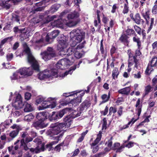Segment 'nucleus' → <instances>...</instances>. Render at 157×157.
I'll return each instance as SVG.
<instances>
[{
    "instance_id": "obj_28",
    "label": "nucleus",
    "mask_w": 157,
    "mask_h": 157,
    "mask_svg": "<svg viewBox=\"0 0 157 157\" xmlns=\"http://www.w3.org/2000/svg\"><path fill=\"white\" fill-rule=\"evenodd\" d=\"M79 16V13L75 11L69 14L67 16V18L68 19H76Z\"/></svg>"
},
{
    "instance_id": "obj_37",
    "label": "nucleus",
    "mask_w": 157,
    "mask_h": 157,
    "mask_svg": "<svg viewBox=\"0 0 157 157\" xmlns=\"http://www.w3.org/2000/svg\"><path fill=\"white\" fill-rule=\"evenodd\" d=\"M111 95L110 91L108 92V95L106 94H104L101 96V98L104 102L108 101L110 98Z\"/></svg>"
},
{
    "instance_id": "obj_44",
    "label": "nucleus",
    "mask_w": 157,
    "mask_h": 157,
    "mask_svg": "<svg viewBox=\"0 0 157 157\" xmlns=\"http://www.w3.org/2000/svg\"><path fill=\"white\" fill-rule=\"evenodd\" d=\"M137 120V119H136L134 120V118H132V121H131L129 122L126 125H125L123 126V127L121 128L120 129V130H123V129H125L126 128H128V125L130 124L132 122V123L133 124L134 122H135Z\"/></svg>"
},
{
    "instance_id": "obj_13",
    "label": "nucleus",
    "mask_w": 157,
    "mask_h": 157,
    "mask_svg": "<svg viewBox=\"0 0 157 157\" xmlns=\"http://www.w3.org/2000/svg\"><path fill=\"white\" fill-rule=\"evenodd\" d=\"M128 53L129 58L128 61V67H131L135 63V67L137 68L138 61L136 59V56H133L130 52H128Z\"/></svg>"
},
{
    "instance_id": "obj_15",
    "label": "nucleus",
    "mask_w": 157,
    "mask_h": 157,
    "mask_svg": "<svg viewBox=\"0 0 157 157\" xmlns=\"http://www.w3.org/2000/svg\"><path fill=\"white\" fill-rule=\"evenodd\" d=\"M75 49V48L71 47L67 49H65L61 51L60 53H59V54L62 56H65V57L70 56L74 53Z\"/></svg>"
},
{
    "instance_id": "obj_18",
    "label": "nucleus",
    "mask_w": 157,
    "mask_h": 157,
    "mask_svg": "<svg viewBox=\"0 0 157 157\" xmlns=\"http://www.w3.org/2000/svg\"><path fill=\"white\" fill-rule=\"evenodd\" d=\"M47 115L46 113L45 112H42L38 113L36 115V118L38 121L41 122H47L46 121L47 119Z\"/></svg>"
},
{
    "instance_id": "obj_63",
    "label": "nucleus",
    "mask_w": 157,
    "mask_h": 157,
    "mask_svg": "<svg viewBox=\"0 0 157 157\" xmlns=\"http://www.w3.org/2000/svg\"><path fill=\"white\" fill-rule=\"evenodd\" d=\"M126 32L127 34L128 35L131 34H134L135 35L136 34L134 31L132 29H128L127 30Z\"/></svg>"
},
{
    "instance_id": "obj_58",
    "label": "nucleus",
    "mask_w": 157,
    "mask_h": 157,
    "mask_svg": "<svg viewBox=\"0 0 157 157\" xmlns=\"http://www.w3.org/2000/svg\"><path fill=\"white\" fill-rule=\"evenodd\" d=\"M85 41H84L82 43L79 44L77 46V47L76 48V49H80L84 48L85 46Z\"/></svg>"
},
{
    "instance_id": "obj_47",
    "label": "nucleus",
    "mask_w": 157,
    "mask_h": 157,
    "mask_svg": "<svg viewBox=\"0 0 157 157\" xmlns=\"http://www.w3.org/2000/svg\"><path fill=\"white\" fill-rule=\"evenodd\" d=\"M9 153L11 155H15L16 153V151L13 148V146L9 147H8Z\"/></svg>"
},
{
    "instance_id": "obj_11",
    "label": "nucleus",
    "mask_w": 157,
    "mask_h": 157,
    "mask_svg": "<svg viewBox=\"0 0 157 157\" xmlns=\"http://www.w3.org/2000/svg\"><path fill=\"white\" fill-rule=\"evenodd\" d=\"M68 110V109L66 108L58 112H53L49 117V119L51 121H52L60 119L62 117Z\"/></svg>"
},
{
    "instance_id": "obj_2",
    "label": "nucleus",
    "mask_w": 157,
    "mask_h": 157,
    "mask_svg": "<svg viewBox=\"0 0 157 157\" xmlns=\"http://www.w3.org/2000/svg\"><path fill=\"white\" fill-rule=\"evenodd\" d=\"M24 47V53H25L27 55L28 62L31 64L33 68L37 71H39V66L37 61L32 55L29 47L27 46L26 44H23Z\"/></svg>"
},
{
    "instance_id": "obj_51",
    "label": "nucleus",
    "mask_w": 157,
    "mask_h": 157,
    "mask_svg": "<svg viewBox=\"0 0 157 157\" xmlns=\"http://www.w3.org/2000/svg\"><path fill=\"white\" fill-rule=\"evenodd\" d=\"M152 87L150 85H148L145 87L144 95L147 94L151 91Z\"/></svg>"
},
{
    "instance_id": "obj_39",
    "label": "nucleus",
    "mask_w": 157,
    "mask_h": 157,
    "mask_svg": "<svg viewBox=\"0 0 157 157\" xmlns=\"http://www.w3.org/2000/svg\"><path fill=\"white\" fill-rule=\"evenodd\" d=\"M13 105L17 108H21L23 106L22 100L15 101Z\"/></svg>"
},
{
    "instance_id": "obj_50",
    "label": "nucleus",
    "mask_w": 157,
    "mask_h": 157,
    "mask_svg": "<svg viewBox=\"0 0 157 157\" xmlns=\"http://www.w3.org/2000/svg\"><path fill=\"white\" fill-rule=\"evenodd\" d=\"M13 37H8L6 38H4L3 40H2L1 42V46H2H2L3 45L6 43L8 40H12Z\"/></svg>"
},
{
    "instance_id": "obj_57",
    "label": "nucleus",
    "mask_w": 157,
    "mask_h": 157,
    "mask_svg": "<svg viewBox=\"0 0 157 157\" xmlns=\"http://www.w3.org/2000/svg\"><path fill=\"white\" fill-rule=\"evenodd\" d=\"M112 137H111L110 138V139L107 142H106L105 143V144H107V146L110 148V149H111L110 148H111L112 145Z\"/></svg>"
},
{
    "instance_id": "obj_6",
    "label": "nucleus",
    "mask_w": 157,
    "mask_h": 157,
    "mask_svg": "<svg viewBox=\"0 0 157 157\" xmlns=\"http://www.w3.org/2000/svg\"><path fill=\"white\" fill-rule=\"evenodd\" d=\"M55 98H49L46 100H44L42 102L41 106H40L39 107V110H42L47 108L53 109L55 108L56 106V102L53 101L50 104L49 102L54 100Z\"/></svg>"
},
{
    "instance_id": "obj_1",
    "label": "nucleus",
    "mask_w": 157,
    "mask_h": 157,
    "mask_svg": "<svg viewBox=\"0 0 157 157\" xmlns=\"http://www.w3.org/2000/svg\"><path fill=\"white\" fill-rule=\"evenodd\" d=\"M63 121L65 122L63 123H59L57 122L51 125V128L48 130L47 132L48 135L52 136L53 135H56L59 134L57 136L54 137V139L59 141L62 137L65 127L67 126L69 127L71 124V120L70 118V116H67L63 119Z\"/></svg>"
},
{
    "instance_id": "obj_31",
    "label": "nucleus",
    "mask_w": 157,
    "mask_h": 157,
    "mask_svg": "<svg viewBox=\"0 0 157 157\" xmlns=\"http://www.w3.org/2000/svg\"><path fill=\"white\" fill-rule=\"evenodd\" d=\"M65 22L62 19H60L55 21L54 23H52V25L57 27L60 26V25L64 24Z\"/></svg>"
},
{
    "instance_id": "obj_27",
    "label": "nucleus",
    "mask_w": 157,
    "mask_h": 157,
    "mask_svg": "<svg viewBox=\"0 0 157 157\" xmlns=\"http://www.w3.org/2000/svg\"><path fill=\"white\" fill-rule=\"evenodd\" d=\"M60 6L59 4H55L51 7L49 11H46V13L48 14L49 12L53 13L57 11Z\"/></svg>"
},
{
    "instance_id": "obj_49",
    "label": "nucleus",
    "mask_w": 157,
    "mask_h": 157,
    "mask_svg": "<svg viewBox=\"0 0 157 157\" xmlns=\"http://www.w3.org/2000/svg\"><path fill=\"white\" fill-rule=\"evenodd\" d=\"M64 144L63 142L58 144L54 148V150L57 152H59L60 150L61 147H62Z\"/></svg>"
},
{
    "instance_id": "obj_36",
    "label": "nucleus",
    "mask_w": 157,
    "mask_h": 157,
    "mask_svg": "<svg viewBox=\"0 0 157 157\" xmlns=\"http://www.w3.org/2000/svg\"><path fill=\"white\" fill-rule=\"evenodd\" d=\"M133 40L134 42L137 43L138 48H139L141 47V43L140 38L137 36L136 34L135 36L133 38Z\"/></svg>"
},
{
    "instance_id": "obj_26",
    "label": "nucleus",
    "mask_w": 157,
    "mask_h": 157,
    "mask_svg": "<svg viewBox=\"0 0 157 157\" xmlns=\"http://www.w3.org/2000/svg\"><path fill=\"white\" fill-rule=\"evenodd\" d=\"M24 111L25 112H30L33 110V108L32 105L27 102L24 103Z\"/></svg>"
},
{
    "instance_id": "obj_60",
    "label": "nucleus",
    "mask_w": 157,
    "mask_h": 157,
    "mask_svg": "<svg viewBox=\"0 0 157 157\" xmlns=\"http://www.w3.org/2000/svg\"><path fill=\"white\" fill-rule=\"evenodd\" d=\"M103 123L102 125V129L103 130L104 129L105 130L106 129V125H107V120H106V118H104L103 119Z\"/></svg>"
},
{
    "instance_id": "obj_59",
    "label": "nucleus",
    "mask_w": 157,
    "mask_h": 157,
    "mask_svg": "<svg viewBox=\"0 0 157 157\" xmlns=\"http://www.w3.org/2000/svg\"><path fill=\"white\" fill-rule=\"evenodd\" d=\"M13 57V54L12 53H8L6 55V59L8 61H11Z\"/></svg>"
},
{
    "instance_id": "obj_29",
    "label": "nucleus",
    "mask_w": 157,
    "mask_h": 157,
    "mask_svg": "<svg viewBox=\"0 0 157 157\" xmlns=\"http://www.w3.org/2000/svg\"><path fill=\"white\" fill-rule=\"evenodd\" d=\"M127 36L123 34L119 38V40L124 43V45H128L129 42Z\"/></svg>"
},
{
    "instance_id": "obj_34",
    "label": "nucleus",
    "mask_w": 157,
    "mask_h": 157,
    "mask_svg": "<svg viewBox=\"0 0 157 157\" xmlns=\"http://www.w3.org/2000/svg\"><path fill=\"white\" fill-rule=\"evenodd\" d=\"M154 24V18H151L149 20V24L150 25L147 30V33H148L152 29Z\"/></svg>"
},
{
    "instance_id": "obj_20",
    "label": "nucleus",
    "mask_w": 157,
    "mask_h": 157,
    "mask_svg": "<svg viewBox=\"0 0 157 157\" xmlns=\"http://www.w3.org/2000/svg\"><path fill=\"white\" fill-rule=\"evenodd\" d=\"M21 0H8L5 2L4 0H2L0 1V6H4L7 7V9H9L11 5H6V3H7L9 2H10L11 3H13L14 4H15L17 2H20Z\"/></svg>"
},
{
    "instance_id": "obj_14",
    "label": "nucleus",
    "mask_w": 157,
    "mask_h": 157,
    "mask_svg": "<svg viewBox=\"0 0 157 157\" xmlns=\"http://www.w3.org/2000/svg\"><path fill=\"white\" fill-rule=\"evenodd\" d=\"M101 132L100 131L99 134L97 135L96 139L91 144V148L92 149V151L94 153L96 152L98 150V147L96 145V144L101 140Z\"/></svg>"
},
{
    "instance_id": "obj_48",
    "label": "nucleus",
    "mask_w": 157,
    "mask_h": 157,
    "mask_svg": "<svg viewBox=\"0 0 157 157\" xmlns=\"http://www.w3.org/2000/svg\"><path fill=\"white\" fill-rule=\"evenodd\" d=\"M150 116H148L144 119V120L140 123L139 125H138L137 126L136 129L137 130L138 129V128L140 127L141 126H142L143 125V123L144 122H148L150 121L149 119V118L150 117Z\"/></svg>"
},
{
    "instance_id": "obj_4",
    "label": "nucleus",
    "mask_w": 157,
    "mask_h": 157,
    "mask_svg": "<svg viewBox=\"0 0 157 157\" xmlns=\"http://www.w3.org/2000/svg\"><path fill=\"white\" fill-rule=\"evenodd\" d=\"M57 73L58 71L56 69L46 70L39 73L38 78L41 80L46 78L52 79L53 77H57Z\"/></svg>"
},
{
    "instance_id": "obj_33",
    "label": "nucleus",
    "mask_w": 157,
    "mask_h": 157,
    "mask_svg": "<svg viewBox=\"0 0 157 157\" xmlns=\"http://www.w3.org/2000/svg\"><path fill=\"white\" fill-rule=\"evenodd\" d=\"M58 140H56L52 141L49 144L46 145V148L48 151H50L53 149L52 146L57 144L58 142Z\"/></svg>"
},
{
    "instance_id": "obj_30",
    "label": "nucleus",
    "mask_w": 157,
    "mask_h": 157,
    "mask_svg": "<svg viewBox=\"0 0 157 157\" xmlns=\"http://www.w3.org/2000/svg\"><path fill=\"white\" fill-rule=\"evenodd\" d=\"M130 90V87H128L119 90L118 92L121 94L127 95L129 93Z\"/></svg>"
},
{
    "instance_id": "obj_35",
    "label": "nucleus",
    "mask_w": 157,
    "mask_h": 157,
    "mask_svg": "<svg viewBox=\"0 0 157 157\" xmlns=\"http://www.w3.org/2000/svg\"><path fill=\"white\" fill-rule=\"evenodd\" d=\"M141 19L140 15L138 13L136 14L135 17H132V19L135 21V23L138 25L140 24V19Z\"/></svg>"
},
{
    "instance_id": "obj_10",
    "label": "nucleus",
    "mask_w": 157,
    "mask_h": 157,
    "mask_svg": "<svg viewBox=\"0 0 157 157\" xmlns=\"http://www.w3.org/2000/svg\"><path fill=\"white\" fill-rule=\"evenodd\" d=\"M33 141L36 143L37 146L35 148H29L30 151L32 152L37 153L41 151H44V145L42 144L41 140L38 138H36Z\"/></svg>"
},
{
    "instance_id": "obj_56",
    "label": "nucleus",
    "mask_w": 157,
    "mask_h": 157,
    "mask_svg": "<svg viewBox=\"0 0 157 157\" xmlns=\"http://www.w3.org/2000/svg\"><path fill=\"white\" fill-rule=\"evenodd\" d=\"M134 29L136 31L137 33L140 35H141V29L139 27V26H137L136 25H135L134 26Z\"/></svg>"
},
{
    "instance_id": "obj_23",
    "label": "nucleus",
    "mask_w": 157,
    "mask_h": 157,
    "mask_svg": "<svg viewBox=\"0 0 157 157\" xmlns=\"http://www.w3.org/2000/svg\"><path fill=\"white\" fill-rule=\"evenodd\" d=\"M19 149L21 150H24L25 151H27L29 149L27 146V143L25 142L24 139H21L20 140Z\"/></svg>"
},
{
    "instance_id": "obj_21",
    "label": "nucleus",
    "mask_w": 157,
    "mask_h": 157,
    "mask_svg": "<svg viewBox=\"0 0 157 157\" xmlns=\"http://www.w3.org/2000/svg\"><path fill=\"white\" fill-rule=\"evenodd\" d=\"M44 40L41 36H39L36 38V37H34L33 39V41L35 44L39 47H41L43 45Z\"/></svg>"
},
{
    "instance_id": "obj_42",
    "label": "nucleus",
    "mask_w": 157,
    "mask_h": 157,
    "mask_svg": "<svg viewBox=\"0 0 157 157\" xmlns=\"http://www.w3.org/2000/svg\"><path fill=\"white\" fill-rule=\"evenodd\" d=\"M14 31L15 33L18 32L21 33H26V32L25 30V28L19 29L17 27H15L14 28Z\"/></svg>"
},
{
    "instance_id": "obj_54",
    "label": "nucleus",
    "mask_w": 157,
    "mask_h": 157,
    "mask_svg": "<svg viewBox=\"0 0 157 157\" xmlns=\"http://www.w3.org/2000/svg\"><path fill=\"white\" fill-rule=\"evenodd\" d=\"M117 111V108L114 107H111L109 109V114L110 115H111L112 113H115Z\"/></svg>"
},
{
    "instance_id": "obj_41",
    "label": "nucleus",
    "mask_w": 157,
    "mask_h": 157,
    "mask_svg": "<svg viewBox=\"0 0 157 157\" xmlns=\"http://www.w3.org/2000/svg\"><path fill=\"white\" fill-rule=\"evenodd\" d=\"M34 117V116L33 114L30 113L29 115H27L24 117V120L25 121L29 122L33 120Z\"/></svg>"
},
{
    "instance_id": "obj_22",
    "label": "nucleus",
    "mask_w": 157,
    "mask_h": 157,
    "mask_svg": "<svg viewBox=\"0 0 157 157\" xmlns=\"http://www.w3.org/2000/svg\"><path fill=\"white\" fill-rule=\"evenodd\" d=\"M22 76H21L19 70H17L15 72L13 73L12 75L10 77L11 81L17 80L21 78H22Z\"/></svg>"
},
{
    "instance_id": "obj_45",
    "label": "nucleus",
    "mask_w": 157,
    "mask_h": 157,
    "mask_svg": "<svg viewBox=\"0 0 157 157\" xmlns=\"http://www.w3.org/2000/svg\"><path fill=\"white\" fill-rule=\"evenodd\" d=\"M19 132L18 130L13 131L10 133L9 136L12 138H13L17 135Z\"/></svg>"
},
{
    "instance_id": "obj_9",
    "label": "nucleus",
    "mask_w": 157,
    "mask_h": 157,
    "mask_svg": "<svg viewBox=\"0 0 157 157\" xmlns=\"http://www.w3.org/2000/svg\"><path fill=\"white\" fill-rule=\"evenodd\" d=\"M72 62L68 59H63L59 61L56 64V67L58 69H66L71 64Z\"/></svg>"
},
{
    "instance_id": "obj_55",
    "label": "nucleus",
    "mask_w": 157,
    "mask_h": 157,
    "mask_svg": "<svg viewBox=\"0 0 157 157\" xmlns=\"http://www.w3.org/2000/svg\"><path fill=\"white\" fill-rule=\"evenodd\" d=\"M56 16L55 15L52 16L51 17H50L49 16H48L47 17V18L46 21L44 23H48L51 21L53 20L55 18H56Z\"/></svg>"
},
{
    "instance_id": "obj_5",
    "label": "nucleus",
    "mask_w": 157,
    "mask_h": 157,
    "mask_svg": "<svg viewBox=\"0 0 157 157\" xmlns=\"http://www.w3.org/2000/svg\"><path fill=\"white\" fill-rule=\"evenodd\" d=\"M41 57L44 61H48L56 56V53L53 49L48 47L46 51L40 54Z\"/></svg>"
},
{
    "instance_id": "obj_43",
    "label": "nucleus",
    "mask_w": 157,
    "mask_h": 157,
    "mask_svg": "<svg viewBox=\"0 0 157 157\" xmlns=\"http://www.w3.org/2000/svg\"><path fill=\"white\" fill-rule=\"evenodd\" d=\"M22 152L21 151H20L18 152V157H31V155L28 152H26L24 153L22 155Z\"/></svg>"
},
{
    "instance_id": "obj_17",
    "label": "nucleus",
    "mask_w": 157,
    "mask_h": 157,
    "mask_svg": "<svg viewBox=\"0 0 157 157\" xmlns=\"http://www.w3.org/2000/svg\"><path fill=\"white\" fill-rule=\"evenodd\" d=\"M142 104L140 101V99L138 98L136 102L135 107L136 112L138 116V118L136 119L137 120L139 119V116H140L141 111L142 108Z\"/></svg>"
},
{
    "instance_id": "obj_3",
    "label": "nucleus",
    "mask_w": 157,
    "mask_h": 157,
    "mask_svg": "<svg viewBox=\"0 0 157 157\" xmlns=\"http://www.w3.org/2000/svg\"><path fill=\"white\" fill-rule=\"evenodd\" d=\"M71 40L74 42V45L80 42L85 37V32L79 29H75L70 33Z\"/></svg>"
},
{
    "instance_id": "obj_52",
    "label": "nucleus",
    "mask_w": 157,
    "mask_h": 157,
    "mask_svg": "<svg viewBox=\"0 0 157 157\" xmlns=\"http://www.w3.org/2000/svg\"><path fill=\"white\" fill-rule=\"evenodd\" d=\"M76 68V66H75L73 67H71L70 69L68 71H66L64 73V76L63 77H64L65 76H66L69 74L71 75L72 72V71H73L75 70Z\"/></svg>"
},
{
    "instance_id": "obj_53",
    "label": "nucleus",
    "mask_w": 157,
    "mask_h": 157,
    "mask_svg": "<svg viewBox=\"0 0 157 157\" xmlns=\"http://www.w3.org/2000/svg\"><path fill=\"white\" fill-rule=\"evenodd\" d=\"M45 100V98L42 96H39L37 98L36 102L37 104H39L41 102H43Z\"/></svg>"
},
{
    "instance_id": "obj_38",
    "label": "nucleus",
    "mask_w": 157,
    "mask_h": 157,
    "mask_svg": "<svg viewBox=\"0 0 157 157\" xmlns=\"http://www.w3.org/2000/svg\"><path fill=\"white\" fill-rule=\"evenodd\" d=\"M119 72H118V69L117 67L114 68L112 71V76L113 79H115L117 78L119 75Z\"/></svg>"
},
{
    "instance_id": "obj_61",
    "label": "nucleus",
    "mask_w": 157,
    "mask_h": 157,
    "mask_svg": "<svg viewBox=\"0 0 157 157\" xmlns=\"http://www.w3.org/2000/svg\"><path fill=\"white\" fill-rule=\"evenodd\" d=\"M152 13L154 14H157V5H155L152 9Z\"/></svg>"
},
{
    "instance_id": "obj_24",
    "label": "nucleus",
    "mask_w": 157,
    "mask_h": 157,
    "mask_svg": "<svg viewBox=\"0 0 157 157\" xmlns=\"http://www.w3.org/2000/svg\"><path fill=\"white\" fill-rule=\"evenodd\" d=\"M81 102L80 97H78L76 98L73 99L70 101V104H71L72 106H75L78 105Z\"/></svg>"
},
{
    "instance_id": "obj_19",
    "label": "nucleus",
    "mask_w": 157,
    "mask_h": 157,
    "mask_svg": "<svg viewBox=\"0 0 157 157\" xmlns=\"http://www.w3.org/2000/svg\"><path fill=\"white\" fill-rule=\"evenodd\" d=\"M59 32L58 30H55L53 31L49 35L47 34L46 37V41L49 42L50 40L55 38L59 35Z\"/></svg>"
},
{
    "instance_id": "obj_46",
    "label": "nucleus",
    "mask_w": 157,
    "mask_h": 157,
    "mask_svg": "<svg viewBox=\"0 0 157 157\" xmlns=\"http://www.w3.org/2000/svg\"><path fill=\"white\" fill-rule=\"evenodd\" d=\"M81 113V112L75 110L72 112L71 116L73 118H75L76 117L79 116Z\"/></svg>"
},
{
    "instance_id": "obj_32",
    "label": "nucleus",
    "mask_w": 157,
    "mask_h": 157,
    "mask_svg": "<svg viewBox=\"0 0 157 157\" xmlns=\"http://www.w3.org/2000/svg\"><path fill=\"white\" fill-rule=\"evenodd\" d=\"M79 21L80 20L77 19L76 21H70L68 22H65L64 24L68 27H71L76 25L79 22Z\"/></svg>"
},
{
    "instance_id": "obj_8",
    "label": "nucleus",
    "mask_w": 157,
    "mask_h": 157,
    "mask_svg": "<svg viewBox=\"0 0 157 157\" xmlns=\"http://www.w3.org/2000/svg\"><path fill=\"white\" fill-rule=\"evenodd\" d=\"M157 57H153L149 62L145 71L146 74L149 75L151 73L157 68Z\"/></svg>"
},
{
    "instance_id": "obj_62",
    "label": "nucleus",
    "mask_w": 157,
    "mask_h": 157,
    "mask_svg": "<svg viewBox=\"0 0 157 157\" xmlns=\"http://www.w3.org/2000/svg\"><path fill=\"white\" fill-rule=\"evenodd\" d=\"M152 84L153 86H154L157 84V75H156L152 80Z\"/></svg>"
},
{
    "instance_id": "obj_40",
    "label": "nucleus",
    "mask_w": 157,
    "mask_h": 157,
    "mask_svg": "<svg viewBox=\"0 0 157 157\" xmlns=\"http://www.w3.org/2000/svg\"><path fill=\"white\" fill-rule=\"evenodd\" d=\"M74 55L76 58L78 59L81 58L82 56V53L80 52L79 51H78V49H76V48H75Z\"/></svg>"
},
{
    "instance_id": "obj_25",
    "label": "nucleus",
    "mask_w": 157,
    "mask_h": 157,
    "mask_svg": "<svg viewBox=\"0 0 157 157\" xmlns=\"http://www.w3.org/2000/svg\"><path fill=\"white\" fill-rule=\"evenodd\" d=\"M142 15L145 19L146 24L148 25H149V20L150 19L149 12L146 11L145 13H142Z\"/></svg>"
},
{
    "instance_id": "obj_7",
    "label": "nucleus",
    "mask_w": 157,
    "mask_h": 157,
    "mask_svg": "<svg viewBox=\"0 0 157 157\" xmlns=\"http://www.w3.org/2000/svg\"><path fill=\"white\" fill-rule=\"evenodd\" d=\"M59 38L57 48L60 52L61 51L64 50L68 45V37L62 35L60 38Z\"/></svg>"
},
{
    "instance_id": "obj_64",
    "label": "nucleus",
    "mask_w": 157,
    "mask_h": 157,
    "mask_svg": "<svg viewBox=\"0 0 157 157\" xmlns=\"http://www.w3.org/2000/svg\"><path fill=\"white\" fill-rule=\"evenodd\" d=\"M29 135L28 133L27 132H23L21 133V137L24 139L25 138L27 137Z\"/></svg>"
},
{
    "instance_id": "obj_16",
    "label": "nucleus",
    "mask_w": 157,
    "mask_h": 157,
    "mask_svg": "<svg viewBox=\"0 0 157 157\" xmlns=\"http://www.w3.org/2000/svg\"><path fill=\"white\" fill-rule=\"evenodd\" d=\"M48 122H43L40 121H38L34 122L32 124V126L36 129H39V128L45 127L48 126Z\"/></svg>"
},
{
    "instance_id": "obj_12",
    "label": "nucleus",
    "mask_w": 157,
    "mask_h": 157,
    "mask_svg": "<svg viewBox=\"0 0 157 157\" xmlns=\"http://www.w3.org/2000/svg\"><path fill=\"white\" fill-rule=\"evenodd\" d=\"M20 75L23 76H29L33 74V70L31 67L21 68L19 69Z\"/></svg>"
}]
</instances>
